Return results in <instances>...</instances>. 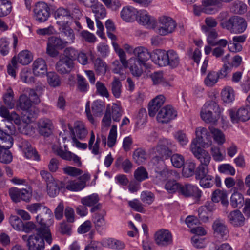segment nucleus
<instances>
[{
    "mask_svg": "<svg viewBox=\"0 0 250 250\" xmlns=\"http://www.w3.org/2000/svg\"><path fill=\"white\" fill-rule=\"evenodd\" d=\"M195 133L196 137L191 142L190 150L201 163L195 171L196 179H199L208 175V166L211 160L209 154L201 147H208L211 145V140L206 128L198 127L196 129Z\"/></svg>",
    "mask_w": 250,
    "mask_h": 250,
    "instance_id": "f257e3e1",
    "label": "nucleus"
},
{
    "mask_svg": "<svg viewBox=\"0 0 250 250\" xmlns=\"http://www.w3.org/2000/svg\"><path fill=\"white\" fill-rule=\"evenodd\" d=\"M222 27L231 33L241 34L246 29L247 23L245 20L239 16H232L221 23Z\"/></svg>",
    "mask_w": 250,
    "mask_h": 250,
    "instance_id": "f03ea898",
    "label": "nucleus"
},
{
    "mask_svg": "<svg viewBox=\"0 0 250 250\" xmlns=\"http://www.w3.org/2000/svg\"><path fill=\"white\" fill-rule=\"evenodd\" d=\"M219 105L214 101H211L206 103L202 107L200 115L203 120L206 123H215L217 119L214 117L213 113L218 115L220 113Z\"/></svg>",
    "mask_w": 250,
    "mask_h": 250,
    "instance_id": "7ed1b4c3",
    "label": "nucleus"
},
{
    "mask_svg": "<svg viewBox=\"0 0 250 250\" xmlns=\"http://www.w3.org/2000/svg\"><path fill=\"white\" fill-rule=\"evenodd\" d=\"M177 26L176 23L171 18L162 16L159 18L157 32L161 36H166L173 33Z\"/></svg>",
    "mask_w": 250,
    "mask_h": 250,
    "instance_id": "20e7f679",
    "label": "nucleus"
},
{
    "mask_svg": "<svg viewBox=\"0 0 250 250\" xmlns=\"http://www.w3.org/2000/svg\"><path fill=\"white\" fill-rule=\"evenodd\" d=\"M32 106V102L30 98L25 94L21 95L16 104V107L18 109L27 112L22 117L23 122L26 124H29L33 122L34 117L28 112Z\"/></svg>",
    "mask_w": 250,
    "mask_h": 250,
    "instance_id": "39448f33",
    "label": "nucleus"
},
{
    "mask_svg": "<svg viewBox=\"0 0 250 250\" xmlns=\"http://www.w3.org/2000/svg\"><path fill=\"white\" fill-rule=\"evenodd\" d=\"M179 194L185 198H192L199 200L202 195V192L197 186L185 183L181 184Z\"/></svg>",
    "mask_w": 250,
    "mask_h": 250,
    "instance_id": "423d86ee",
    "label": "nucleus"
},
{
    "mask_svg": "<svg viewBox=\"0 0 250 250\" xmlns=\"http://www.w3.org/2000/svg\"><path fill=\"white\" fill-rule=\"evenodd\" d=\"M90 212L94 213L92 215V221L96 229H103L106 225L105 216L106 213L105 210L102 209V205L99 204L91 208Z\"/></svg>",
    "mask_w": 250,
    "mask_h": 250,
    "instance_id": "0eeeda50",
    "label": "nucleus"
},
{
    "mask_svg": "<svg viewBox=\"0 0 250 250\" xmlns=\"http://www.w3.org/2000/svg\"><path fill=\"white\" fill-rule=\"evenodd\" d=\"M54 17L58 26L72 23V14L70 10L63 7H59L54 12Z\"/></svg>",
    "mask_w": 250,
    "mask_h": 250,
    "instance_id": "6e6552de",
    "label": "nucleus"
},
{
    "mask_svg": "<svg viewBox=\"0 0 250 250\" xmlns=\"http://www.w3.org/2000/svg\"><path fill=\"white\" fill-rule=\"evenodd\" d=\"M34 17L40 22L47 20L50 16V8L44 2H37L34 8Z\"/></svg>",
    "mask_w": 250,
    "mask_h": 250,
    "instance_id": "1a4fd4ad",
    "label": "nucleus"
},
{
    "mask_svg": "<svg viewBox=\"0 0 250 250\" xmlns=\"http://www.w3.org/2000/svg\"><path fill=\"white\" fill-rule=\"evenodd\" d=\"M155 243L160 247H167L173 242L172 235L167 229H161L156 232L154 235Z\"/></svg>",
    "mask_w": 250,
    "mask_h": 250,
    "instance_id": "9d476101",
    "label": "nucleus"
},
{
    "mask_svg": "<svg viewBox=\"0 0 250 250\" xmlns=\"http://www.w3.org/2000/svg\"><path fill=\"white\" fill-rule=\"evenodd\" d=\"M36 233L31 235L27 240V246L29 250H43L44 249V241L40 236V229H36Z\"/></svg>",
    "mask_w": 250,
    "mask_h": 250,
    "instance_id": "9b49d317",
    "label": "nucleus"
},
{
    "mask_svg": "<svg viewBox=\"0 0 250 250\" xmlns=\"http://www.w3.org/2000/svg\"><path fill=\"white\" fill-rule=\"evenodd\" d=\"M177 116V111L171 106L167 105L162 108L158 112L157 120L158 122L167 124Z\"/></svg>",
    "mask_w": 250,
    "mask_h": 250,
    "instance_id": "f8f14e48",
    "label": "nucleus"
},
{
    "mask_svg": "<svg viewBox=\"0 0 250 250\" xmlns=\"http://www.w3.org/2000/svg\"><path fill=\"white\" fill-rule=\"evenodd\" d=\"M228 112L233 123L245 122L250 118V110L248 108L241 107L237 111L231 109L229 110Z\"/></svg>",
    "mask_w": 250,
    "mask_h": 250,
    "instance_id": "ddd939ff",
    "label": "nucleus"
},
{
    "mask_svg": "<svg viewBox=\"0 0 250 250\" xmlns=\"http://www.w3.org/2000/svg\"><path fill=\"white\" fill-rule=\"evenodd\" d=\"M64 150L61 147L54 150L56 154L64 160L68 161H73L77 166L81 167L82 166V162L80 161V158L75 154L68 151L66 145H64Z\"/></svg>",
    "mask_w": 250,
    "mask_h": 250,
    "instance_id": "4468645a",
    "label": "nucleus"
},
{
    "mask_svg": "<svg viewBox=\"0 0 250 250\" xmlns=\"http://www.w3.org/2000/svg\"><path fill=\"white\" fill-rule=\"evenodd\" d=\"M68 128L72 134V138L83 140L84 139L88 134V131L84 124L80 121L74 123V127L68 124Z\"/></svg>",
    "mask_w": 250,
    "mask_h": 250,
    "instance_id": "2eb2a0df",
    "label": "nucleus"
},
{
    "mask_svg": "<svg viewBox=\"0 0 250 250\" xmlns=\"http://www.w3.org/2000/svg\"><path fill=\"white\" fill-rule=\"evenodd\" d=\"M26 208L31 213H36L39 210H42L41 213L39 215H41L42 218H44L46 220L50 219L52 216L51 211L43 204L36 203L28 205Z\"/></svg>",
    "mask_w": 250,
    "mask_h": 250,
    "instance_id": "dca6fc26",
    "label": "nucleus"
},
{
    "mask_svg": "<svg viewBox=\"0 0 250 250\" xmlns=\"http://www.w3.org/2000/svg\"><path fill=\"white\" fill-rule=\"evenodd\" d=\"M19 146L21 149L26 158L32 159L36 161L40 160V156L38 152L27 141L25 140L22 141L19 145Z\"/></svg>",
    "mask_w": 250,
    "mask_h": 250,
    "instance_id": "f3484780",
    "label": "nucleus"
},
{
    "mask_svg": "<svg viewBox=\"0 0 250 250\" xmlns=\"http://www.w3.org/2000/svg\"><path fill=\"white\" fill-rule=\"evenodd\" d=\"M74 63L69 60L63 58L60 59L56 64V69L57 71L61 74H67L70 73L74 68Z\"/></svg>",
    "mask_w": 250,
    "mask_h": 250,
    "instance_id": "a211bd4d",
    "label": "nucleus"
},
{
    "mask_svg": "<svg viewBox=\"0 0 250 250\" xmlns=\"http://www.w3.org/2000/svg\"><path fill=\"white\" fill-rule=\"evenodd\" d=\"M42 217L41 215H38L36 217L37 221L41 225V227L38 228L41 231L40 236L43 240L45 239L47 243L50 244L52 243V238L49 228L46 226L47 220Z\"/></svg>",
    "mask_w": 250,
    "mask_h": 250,
    "instance_id": "6ab92c4d",
    "label": "nucleus"
},
{
    "mask_svg": "<svg viewBox=\"0 0 250 250\" xmlns=\"http://www.w3.org/2000/svg\"><path fill=\"white\" fill-rule=\"evenodd\" d=\"M38 126L39 133L44 136H48L54 128L52 121L45 118L40 119Z\"/></svg>",
    "mask_w": 250,
    "mask_h": 250,
    "instance_id": "aec40b11",
    "label": "nucleus"
},
{
    "mask_svg": "<svg viewBox=\"0 0 250 250\" xmlns=\"http://www.w3.org/2000/svg\"><path fill=\"white\" fill-rule=\"evenodd\" d=\"M214 234L221 238L227 237L229 234V230L225 223L220 220H215L212 224Z\"/></svg>",
    "mask_w": 250,
    "mask_h": 250,
    "instance_id": "412c9836",
    "label": "nucleus"
},
{
    "mask_svg": "<svg viewBox=\"0 0 250 250\" xmlns=\"http://www.w3.org/2000/svg\"><path fill=\"white\" fill-rule=\"evenodd\" d=\"M138 15V17L136 19L140 24L147 27H152L155 25L156 23L155 19L150 16L146 11H139Z\"/></svg>",
    "mask_w": 250,
    "mask_h": 250,
    "instance_id": "4be33fe9",
    "label": "nucleus"
},
{
    "mask_svg": "<svg viewBox=\"0 0 250 250\" xmlns=\"http://www.w3.org/2000/svg\"><path fill=\"white\" fill-rule=\"evenodd\" d=\"M227 218L230 224L234 226L239 227L244 224L245 218L239 210L231 211L227 215Z\"/></svg>",
    "mask_w": 250,
    "mask_h": 250,
    "instance_id": "5701e85b",
    "label": "nucleus"
},
{
    "mask_svg": "<svg viewBox=\"0 0 250 250\" xmlns=\"http://www.w3.org/2000/svg\"><path fill=\"white\" fill-rule=\"evenodd\" d=\"M133 54L135 57H133L141 63L146 64V62L151 57L147 48L143 46H139L133 50Z\"/></svg>",
    "mask_w": 250,
    "mask_h": 250,
    "instance_id": "b1692460",
    "label": "nucleus"
},
{
    "mask_svg": "<svg viewBox=\"0 0 250 250\" xmlns=\"http://www.w3.org/2000/svg\"><path fill=\"white\" fill-rule=\"evenodd\" d=\"M47 65L44 60L38 58L32 64V70L34 74L37 76H42L47 73Z\"/></svg>",
    "mask_w": 250,
    "mask_h": 250,
    "instance_id": "393cba45",
    "label": "nucleus"
},
{
    "mask_svg": "<svg viewBox=\"0 0 250 250\" xmlns=\"http://www.w3.org/2000/svg\"><path fill=\"white\" fill-rule=\"evenodd\" d=\"M72 23L59 26V30L62 37L66 38L67 44H72L74 42L75 40V33L72 28H70Z\"/></svg>",
    "mask_w": 250,
    "mask_h": 250,
    "instance_id": "a878e982",
    "label": "nucleus"
},
{
    "mask_svg": "<svg viewBox=\"0 0 250 250\" xmlns=\"http://www.w3.org/2000/svg\"><path fill=\"white\" fill-rule=\"evenodd\" d=\"M139 13L136 9L131 6L124 7L121 11V17L124 21L132 22L137 19Z\"/></svg>",
    "mask_w": 250,
    "mask_h": 250,
    "instance_id": "bb28decb",
    "label": "nucleus"
},
{
    "mask_svg": "<svg viewBox=\"0 0 250 250\" xmlns=\"http://www.w3.org/2000/svg\"><path fill=\"white\" fill-rule=\"evenodd\" d=\"M167 52L161 49L155 50L152 54L153 61L160 66H167Z\"/></svg>",
    "mask_w": 250,
    "mask_h": 250,
    "instance_id": "cd10ccee",
    "label": "nucleus"
},
{
    "mask_svg": "<svg viewBox=\"0 0 250 250\" xmlns=\"http://www.w3.org/2000/svg\"><path fill=\"white\" fill-rule=\"evenodd\" d=\"M128 65L129 64V69L131 74L135 77H139L143 73V66L146 64L141 63L133 58H131L127 61Z\"/></svg>",
    "mask_w": 250,
    "mask_h": 250,
    "instance_id": "c85d7f7f",
    "label": "nucleus"
},
{
    "mask_svg": "<svg viewBox=\"0 0 250 250\" xmlns=\"http://www.w3.org/2000/svg\"><path fill=\"white\" fill-rule=\"evenodd\" d=\"M109 110L110 116L114 122H119L123 115V110L121 106L117 104H113L110 106H107L106 111Z\"/></svg>",
    "mask_w": 250,
    "mask_h": 250,
    "instance_id": "c756f323",
    "label": "nucleus"
},
{
    "mask_svg": "<svg viewBox=\"0 0 250 250\" xmlns=\"http://www.w3.org/2000/svg\"><path fill=\"white\" fill-rule=\"evenodd\" d=\"M202 29L206 33L208 43L213 46L217 45L218 41L216 39L218 36V33L215 30H209L205 26H202Z\"/></svg>",
    "mask_w": 250,
    "mask_h": 250,
    "instance_id": "7c9ffc66",
    "label": "nucleus"
},
{
    "mask_svg": "<svg viewBox=\"0 0 250 250\" xmlns=\"http://www.w3.org/2000/svg\"><path fill=\"white\" fill-rule=\"evenodd\" d=\"M132 157L135 163L141 165L147 160L148 155L144 149L138 148L133 152Z\"/></svg>",
    "mask_w": 250,
    "mask_h": 250,
    "instance_id": "2f4dec72",
    "label": "nucleus"
},
{
    "mask_svg": "<svg viewBox=\"0 0 250 250\" xmlns=\"http://www.w3.org/2000/svg\"><path fill=\"white\" fill-rule=\"evenodd\" d=\"M167 65L172 68L177 67L180 63V58L177 52L173 50L167 51Z\"/></svg>",
    "mask_w": 250,
    "mask_h": 250,
    "instance_id": "473e14b6",
    "label": "nucleus"
},
{
    "mask_svg": "<svg viewBox=\"0 0 250 250\" xmlns=\"http://www.w3.org/2000/svg\"><path fill=\"white\" fill-rule=\"evenodd\" d=\"M211 200L215 203L221 201V204L225 206L229 204L227 193L225 191L220 189H217L213 192Z\"/></svg>",
    "mask_w": 250,
    "mask_h": 250,
    "instance_id": "72a5a7b5",
    "label": "nucleus"
},
{
    "mask_svg": "<svg viewBox=\"0 0 250 250\" xmlns=\"http://www.w3.org/2000/svg\"><path fill=\"white\" fill-rule=\"evenodd\" d=\"M13 145V139L11 135L0 130V147L10 149Z\"/></svg>",
    "mask_w": 250,
    "mask_h": 250,
    "instance_id": "f704fd0d",
    "label": "nucleus"
},
{
    "mask_svg": "<svg viewBox=\"0 0 250 250\" xmlns=\"http://www.w3.org/2000/svg\"><path fill=\"white\" fill-rule=\"evenodd\" d=\"M99 196L96 193L83 197L81 200V203L83 205L86 207H91L92 208L99 204Z\"/></svg>",
    "mask_w": 250,
    "mask_h": 250,
    "instance_id": "c9c22d12",
    "label": "nucleus"
},
{
    "mask_svg": "<svg viewBox=\"0 0 250 250\" xmlns=\"http://www.w3.org/2000/svg\"><path fill=\"white\" fill-rule=\"evenodd\" d=\"M94 69L97 75H104L107 68L106 63L100 58H97L93 61Z\"/></svg>",
    "mask_w": 250,
    "mask_h": 250,
    "instance_id": "e433bc0d",
    "label": "nucleus"
},
{
    "mask_svg": "<svg viewBox=\"0 0 250 250\" xmlns=\"http://www.w3.org/2000/svg\"><path fill=\"white\" fill-rule=\"evenodd\" d=\"M115 165L117 167L121 166L122 169L125 173H129L130 172L133 167L131 162L128 159L123 160L122 157H118L115 162Z\"/></svg>",
    "mask_w": 250,
    "mask_h": 250,
    "instance_id": "4c0bfd02",
    "label": "nucleus"
},
{
    "mask_svg": "<svg viewBox=\"0 0 250 250\" xmlns=\"http://www.w3.org/2000/svg\"><path fill=\"white\" fill-rule=\"evenodd\" d=\"M228 42L225 39H221L218 41L217 45L218 46L214 48L212 51V55L216 58H220L223 56L225 53V48Z\"/></svg>",
    "mask_w": 250,
    "mask_h": 250,
    "instance_id": "58836bf2",
    "label": "nucleus"
},
{
    "mask_svg": "<svg viewBox=\"0 0 250 250\" xmlns=\"http://www.w3.org/2000/svg\"><path fill=\"white\" fill-rule=\"evenodd\" d=\"M111 90L112 94L116 98H119L122 92V85L120 80L114 77L111 83Z\"/></svg>",
    "mask_w": 250,
    "mask_h": 250,
    "instance_id": "ea45409f",
    "label": "nucleus"
},
{
    "mask_svg": "<svg viewBox=\"0 0 250 250\" xmlns=\"http://www.w3.org/2000/svg\"><path fill=\"white\" fill-rule=\"evenodd\" d=\"M221 98L225 103L232 102L235 99L234 91L233 88L228 86L223 89L221 92Z\"/></svg>",
    "mask_w": 250,
    "mask_h": 250,
    "instance_id": "a19ab883",
    "label": "nucleus"
},
{
    "mask_svg": "<svg viewBox=\"0 0 250 250\" xmlns=\"http://www.w3.org/2000/svg\"><path fill=\"white\" fill-rule=\"evenodd\" d=\"M33 57L30 52L28 50L21 51L18 55L17 62L25 65L28 64L32 60Z\"/></svg>",
    "mask_w": 250,
    "mask_h": 250,
    "instance_id": "79ce46f5",
    "label": "nucleus"
},
{
    "mask_svg": "<svg viewBox=\"0 0 250 250\" xmlns=\"http://www.w3.org/2000/svg\"><path fill=\"white\" fill-rule=\"evenodd\" d=\"M95 140V136L93 131L90 133V138L88 141V148L91 150L92 153L94 155H98L99 153V145L100 143V139L97 138L96 141L93 146Z\"/></svg>",
    "mask_w": 250,
    "mask_h": 250,
    "instance_id": "37998d69",
    "label": "nucleus"
},
{
    "mask_svg": "<svg viewBox=\"0 0 250 250\" xmlns=\"http://www.w3.org/2000/svg\"><path fill=\"white\" fill-rule=\"evenodd\" d=\"M92 9L94 13L96 20H100V19H103L106 16L105 8L101 3H97L92 5Z\"/></svg>",
    "mask_w": 250,
    "mask_h": 250,
    "instance_id": "c03bdc74",
    "label": "nucleus"
},
{
    "mask_svg": "<svg viewBox=\"0 0 250 250\" xmlns=\"http://www.w3.org/2000/svg\"><path fill=\"white\" fill-rule=\"evenodd\" d=\"M219 76L217 72L209 71L204 79L205 84L208 87L213 86L218 81Z\"/></svg>",
    "mask_w": 250,
    "mask_h": 250,
    "instance_id": "a18cd8bd",
    "label": "nucleus"
},
{
    "mask_svg": "<svg viewBox=\"0 0 250 250\" xmlns=\"http://www.w3.org/2000/svg\"><path fill=\"white\" fill-rule=\"evenodd\" d=\"M235 191V189H234ZM230 205L233 208L242 207L244 203L243 195L238 192L234 191L230 197Z\"/></svg>",
    "mask_w": 250,
    "mask_h": 250,
    "instance_id": "49530a36",
    "label": "nucleus"
},
{
    "mask_svg": "<svg viewBox=\"0 0 250 250\" xmlns=\"http://www.w3.org/2000/svg\"><path fill=\"white\" fill-rule=\"evenodd\" d=\"M209 129L213 136L214 140L218 145H222L225 142V136L220 130L213 127H209Z\"/></svg>",
    "mask_w": 250,
    "mask_h": 250,
    "instance_id": "de8ad7c7",
    "label": "nucleus"
},
{
    "mask_svg": "<svg viewBox=\"0 0 250 250\" xmlns=\"http://www.w3.org/2000/svg\"><path fill=\"white\" fill-rule=\"evenodd\" d=\"M134 177L138 182H141L148 178V173L145 167L140 166L135 170Z\"/></svg>",
    "mask_w": 250,
    "mask_h": 250,
    "instance_id": "09e8293b",
    "label": "nucleus"
},
{
    "mask_svg": "<svg viewBox=\"0 0 250 250\" xmlns=\"http://www.w3.org/2000/svg\"><path fill=\"white\" fill-rule=\"evenodd\" d=\"M59 181L54 180L46 184L47 191L50 197H54L59 193L60 188L59 187Z\"/></svg>",
    "mask_w": 250,
    "mask_h": 250,
    "instance_id": "8fccbe9b",
    "label": "nucleus"
},
{
    "mask_svg": "<svg viewBox=\"0 0 250 250\" xmlns=\"http://www.w3.org/2000/svg\"><path fill=\"white\" fill-rule=\"evenodd\" d=\"M195 167L196 165L194 162L191 161L187 162L183 168V175L186 178L192 176L194 173L195 174Z\"/></svg>",
    "mask_w": 250,
    "mask_h": 250,
    "instance_id": "3c124183",
    "label": "nucleus"
},
{
    "mask_svg": "<svg viewBox=\"0 0 250 250\" xmlns=\"http://www.w3.org/2000/svg\"><path fill=\"white\" fill-rule=\"evenodd\" d=\"M78 52L73 47H67L63 50L62 58L74 62V61L76 59L77 55H78Z\"/></svg>",
    "mask_w": 250,
    "mask_h": 250,
    "instance_id": "603ef678",
    "label": "nucleus"
},
{
    "mask_svg": "<svg viewBox=\"0 0 250 250\" xmlns=\"http://www.w3.org/2000/svg\"><path fill=\"white\" fill-rule=\"evenodd\" d=\"M48 41L58 49L62 50L68 45L66 41L60 37L52 36L50 37Z\"/></svg>",
    "mask_w": 250,
    "mask_h": 250,
    "instance_id": "864d4df0",
    "label": "nucleus"
},
{
    "mask_svg": "<svg viewBox=\"0 0 250 250\" xmlns=\"http://www.w3.org/2000/svg\"><path fill=\"white\" fill-rule=\"evenodd\" d=\"M10 1L4 0L0 2V17H3L9 14L12 10Z\"/></svg>",
    "mask_w": 250,
    "mask_h": 250,
    "instance_id": "5fc2aeb1",
    "label": "nucleus"
},
{
    "mask_svg": "<svg viewBox=\"0 0 250 250\" xmlns=\"http://www.w3.org/2000/svg\"><path fill=\"white\" fill-rule=\"evenodd\" d=\"M47 82L52 87L59 86L61 84V80L59 76L55 72H49L47 73Z\"/></svg>",
    "mask_w": 250,
    "mask_h": 250,
    "instance_id": "6e6d98bb",
    "label": "nucleus"
},
{
    "mask_svg": "<svg viewBox=\"0 0 250 250\" xmlns=\"http://www.w3.org/2000/svg\"><path fill=\"white\" fill-rule=\"evenodd\" d=\"M77 89L81 92H86L89 89V84L86 79L80 74L77 75Z\"/></svg>",
    "mask_w": 250,
    "mask_h": 250,
    "instance_id": "4d7b16f0",
    "label": "nucleus"
},
{
    "mask_svg": "<svg viewBox=\"0 0 250 250\" xmlns=\"http://www.w3.org/2000/svg\"><path fill=\"white\" fill-rule=\"evenodd\" d=\"M9 149L0 147V162L4 164L10 163L12 160V155Z\"/></svg>",
    "mask_w": 250,
    "mask_h": 250,
    "instance_id": "13d9d810",
    "label": "nucleus"
},
{
    "mask_svg": "<svg viewBox=\"0 0 250 250\" xmlns=\"http://www.w3.org/2000/svg\"><path fill=\"white\" fill-rule=\"evenodd\" d=\"M247 6L243 2L235 1L231 8V10L236 14H242L247 11Z\"/></svg>",
    "mask_w": 250,
    "mask_h": 250,
    "instance_id": "bf43d9fd",
    "label": "nucleus"
},
{
    "mask_svg": "<svg viewBox=\"0 0 250 250\" xmlns=\"http://www.w3.org/2000/svg\"><path fill=\"white\" fill-rule=\"evenodd\" d=\"M181 184L175 180H169L165 184V188L169 193H173L176 191L179 193Z\"/></svg>",
    "mask_w": 250,
    "mask_h": 250,
    "instance_id": "052dcab7",
    "label": "nucleus"
},
{
    "mask_svg": "<svg viewBox=\"0 0 250 250\" xmlns=\"http://www.w3.org/2000/svg\"><path fill=\"white\" fill-rule=\"evenodd\" d=\"M112 45L114 47V49L116 52V53L118 54V56L120 58V60L121 62L122 63L123 66L125 67H126L128 66V62L126 58V54L124 51L120 48L118 47V45L117 43L115 42H112Z\"/></svg>",
    "mask_w": 250,
    "mask_h": 250,
    "instance_id": "680f3d73",
    "label": "nucleus"
},
{
    "mask_svg": "<svg viewBox=\"0 0 250 250\" xmlns=\"http://www.w3.org/2000/svg\"><path fill=\"white\" fill-rule=\"evenodd\" d=\"M117 125H113L110 129L107 140V146L112 147L116 144L117 139Z\"/></svg>",
    "mask_w": 250,
    "mask_h": 250,
    "instance_id": "e2e57ef3",
    "label": "nucleus"
},
{
    "mask_svg": "<svg viewBox=\"0 0 250 250\" xmlns=\"http://www.w3.org/2000/svg\"><path fill=\"white\" fill-rule=\"evenodd\" d=\"M171 162L172 165L176 168L182 167L185 164L184 157L179 154H174L171 157Z\"/></svg>",
    "mask_w": 250,
    "mask_h": 250,
    "instance_id": "0e129e2a",
    "label": "nucleus"
},
{
    "mask_svg": "<svg viewBox=\"0 0 250 250\" xmlns=\"http://www.w3.org/2000/svg\"><path fill=\"white\" fill-rule=\"evenodd\" d=\"M64 174L72 177H77L83 174V170L72 166H67L62 168Z\"/></svg>",
    "mask_w": 250,
    "mask_h": 250,
    "instance_id": "69168bd1",
    "label": "nucleus"
},
{
    "mask_svg": "<svg viewBox=\"0 0 250 250\" xmlns=\"http://www.w3.org/2000/svg\"><path fill=\"white\" fill-rule=\"evenodd\" d=\"M108 247L111 249L122 250L125 247V244L123 242L112 238H109L106 240Z\"/></svg>",
    "mask_w": 250,
    "mask_h": 250,
    "instance_id": "338daca9",
    "label": "nucleus"
},
{
    "mask_svg": "<svg viewBox=\"0 0 250 250\" xmlns=\"http://www.w3.org/2000/svg\"><path fill=\"white\" fill-rule=\"evenodd\" d=\"M96 93L101 96L108 98L109 93L104 83L100 81L97 82L96 85Z\"/></svg>",
    "mask_w": 250,
    "mask_h": 250,
    "instance_id": "774afa93",
    "label": "nucleus"
}]
</instances>
